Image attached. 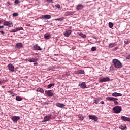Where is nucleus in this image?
I'll return each instance as SVG.
<instances>
[{
	"instance_id": "1",
	"label": "nucleus",
	"mask_w": 130,
	"mask_h": 130,
	"mask_svg": "<svg viewBox=\"0 0 130 130\" xmlns=\"http://www.w3.org/2000/svg\"><path fill=\"white\" fill-rule=\"evenodd\" d=\"M112 63L114 64L116 69H121V68H122V64L121 63L120 61H119L117 59H113Z\"/></svg>"
},
{
	"instance_id": "2",
	"label": "nucleus",
	"mask_w": 130,
	"mask_h": 130,
	"mask_svg": "<svg viewBox=\"0 0 130 130\" xmlns=\"http://www.w3.org/2000/svg\"><path fill=\"white\" fill-rule=\"evenodd\" d=\"M113 110L115 113H120L121 111V107L115 106L113 108Z\"/></svg>"
},
{
	"instance_id": "3",
	"label": "nucleus",
	"mask_w": 130,
	"mask_h": 130,
	"mask_svg": "<svg viewBox=\"0 0 130 130\" xmlns=\"http://www.w3.org/2000/svg\"><path fill=\"white\" fill-rule=\"evenodd\" d=\"M99 82L100 83H104L105 82H110V78H109L108 77H105V78H100Z\"/></svg>"
},
{
	"instance_id": "4",
	"label": "nucleus",
	"mask_w": 130,
	"mask_h": 130,
	"mask_svg": "<svg viewBox=\"0 0 130 130\" xmlns=\"http://www.w3.org/2000/svg\"><path fill=\"white\" fill-rule=\"evenodd\" d=\"M3 25L7 27H13V22L12 21H5L4 22Z\"/></svg>"
},
{
	"instance_id": "5",
	"label": "nucleus",
	"mask_w": 130,
	"mask_h": 130,
	"mask_svg": "<svg viewBox=\"0 0 130 130\" xmlns=\"http://www.w3.org/2000/svg\"><path fill=\"white\" fill-rule=\"evenodd\" d=\"M51 114H48V115L45 116L44 118V122H46V121H49V119L51 118Z\"/></svg>"
},
{
	"instance_id": "6",
	"label": "nucleus",
	"mask_w": 130,
	"mask_h": 130,
	"mask_svg": "<svg viewBox=\"0 0 130 130\" xmlns=\"http://www.w3.org/2000/svg\"><path fill=\"white\" fill-rule=\"evenodd\" d=\"M8 68L9 71H11V72H14L15 71V67L14 65L12 64L11 63H10L8 65Z\"/></svg>"
},
{
	"instance_id": "7",
	"label": "nucleus",
	"mask_w": 130,
	"mask_h": 130,
	"mask_svg": "<svg viewBox=\"0 0 130 130\" xmlns=\"http://www.w3.org/2000/svg\"><path fill=\"white\" fill-rule=\"evenodd\" d=\"M24 29L23 28V27H17L16 28L14 29H12L11 30V32L12 33H15L16 32H18V31H21L22 30H23Z\"/></svg>"
},
{
	"instance_id": "8",
	"label": "nucleus",
	"mask_w": 130,
	"mask_h": 130,
	"mask_svg": "<svg viewBox=\"0 0 130 130\" xmlns=\"http://www.w3.org/2000/svg\"><path fill=\"white\" fill-rule=\"evenodd\" d=\"M20 118L19 116H13L12 118L13 121H14V122H15V123H17V122H18V121L20 120Z\"/></svg>"
},
{
	"instance_id": "9",
	"label": "nucleus",
	"mask_w": 130,
	"mask_h": 130,
	"mask_svg": "<svg viewBox=\"0 0 130 130\" xmlns=\"http://www.w3.org/2000/svg\"><path fill=\"white\" fill-rule=\"evenodd\" d=\"M106 100L108 101H117V100H118V99L113 97H107Z\"/></svg>"
},
{
	"instance_id": "10",
	"label": "nucleus",
	"mask_w": 130,
	"mask_h": 130,
	"mask_svg": "<svg viewBox=\"0 0 130 130\" xmlns=\"http://www.w3.org/2000/svg\"><path fill=\"white\" fill-rule=\"evenodd\" d=\"M89 119H92V120H94V121H97L98 120V117H97L95 115H89Z\"/></svg>"
},
{
	"instance_id": "11",
	"label": "nucleus",
	"mask_w": 130,
	"mask_h": 130,
	"mask_svg": "<svg viewBox=\"0 0 130 130\" xmlns=\"http://www.w3.org/2000/svg\"><path fill=\"white\" fill-rule=\"evenodd\" d=\"M112 96H113V97H121V96H122V94L117 92H114L112 94Z\"/></svg>"
},
{
	"instance_id": "12",
	"label": "nucleus",
	"mask_w": 130,
	"mask_h": 130,
	"mask_svg": "<svg viewBox=\"0 0 130 130\" xmlns=\"http://www.w3.org/2000/svg\"><path fill=\"white\" fill-rule=\"evenodd\" d=\"M34 50H42V49L40 47V46H38V44H36L34 46Z\"/></svg>"
},
{
	"instance_id": "13",
	"label": "nucleus",
	"mask_w": 130,
	"mask_h": 130,
	"mask_svg": "<svg viewBox=\"0 0 130 130\" xmlns=\"http://www.w3.org/2000/svg\"><path fill=\"white\" fill-rule=\"evenodd\" d=\"M72 33V31L71 30H66L64 32V35L66 36V37H69L70 35H71V34Z\"/></svg>"
},
{
	"instance_id": "14",
	"label": "nucleus",
	"mask_w": 130,
	"mask_h": 130,
	"mask_svg": "<svg viewBox=\"0 0 130 130\" xmlns=\"http://www.w3.org/2000/svg\"><path fill=\"white\" fill-rule=\"evenodd\" d=\"M121 119L122 120H123V121H129L130 122V118L125 117L124 116H122L121 117Z\"/></svg>"
},
{
	"instance_id": "15",
	"label": "nucleus",
	"mask_w": 130,
	"mask_h": 130,
	"mask_svg": "<svg viewBox=\"0 0 130 130\" xmlns=\"http://www.w3.org/2000/svg\"><path fill=\"white\" fill-rule=\"evenodd\" d=\"M29 62H36L38 61V59L37 58H32L28 59Z\"/></svg>"
},
{
	"instance_id": "16",
	"label": "nucleus",
	"mask_w": 130,
	"mask_h": 130,
	"mask_svg": "<svg viewBox=\"0 0 130 130\" xmlns=\"http://www.w3.org/2000/svg\"><path fill=\"white\" fill-rule=\"evenodd\" d=\"M79 86H80L81 89H86L87 88V85L85 82H82L81 84H79Z\"/></svg>"
},
{
	"instance_id": "17",
	"label": "nucleus",
	"mask_w": 130,
	"mask_h": 130,
	"mask_svg": "<svg viewBox=\"0 0 130 130\" xmlns=\"http://www.w3.org/2000/svg\"><path fill=\"white\" fill-rule=\"evenodd\" d=\"M45 93L49 97H52L53 96V93L51 92V90L46 91Z\"/></svg>"
},
{
	"instance_id": "18",
	"label": "nucleus",
	"mask_w": 130,
	"mask_h": 130,
	"mask_svg": "<svg viewBox=\"0 0 130 130\" xmlns=\"http://www.w3.org/2000/svg\"><path fill=\"white\" fill-rule=\"evenodd\" d=\"M84 8V6L82 4H79L76 7V10L77 11H80V10H82V9Z\"/></svg>"
},
{
	"instance_id": "19",
	"label": "nucleus",
	"mask_w": 130,
	"mask_h": 130,
	"mask_svg": "<svg viewBox=\"0 0 130 130\" xmlns=\"http://www.w3.org/2000/svg\"><path fill=\"white\" fill-rule=\"evenodd\" d=\"M41 19H51V16L49 15H42Z\"/></svg>"
},
{
	"instance_id": "20",
	"label": "nucleus",
	"mask_w": 130,
	"mask_h": 130,
	"mask_svg": "<svg viewBox=\"0 0 130 130\" xmlns=\"http://www.w3.org/2000/svg\"><path fill=\"white\" fill-rule=\"evenodd\" d=\"M15 46H16L18 49H21V48L23 47V44H22V43H17Z\"/></svg>"
},
{
	"instance_id": "21",
	"label": "nucleus",
	"mask_w": 130,
	"mask_h": 130,
	"mask_svg": "<svg viewBox=\"0 0 130 130\" xmlns=\"http://www.w3.org/2000/svg\"><path fill=\"white\" fill-rule=\"evenodd\" d=\"M119 128H120V129L124 130L126 128V125L125 124H122L119 126Z\"/></svg>"
},
{
	"instance_id": "22",
	"label": "nucleus",
	"mask_w": 130,
	"mask_h": 130,
	"mask_svg": "<svg viewBox=\"0 0 130 130\" xmlns=\"http://www.w3.org/2000/svg\"><path fill=\"white\" fill-rule=\"evenodd\" d=\"M56 106H57L58 107H60V108H62V107H64L66 105H64V104H63L58 103L56 104Z\"/></svg>"
},
{
	"instance_id": "23",
	"label": "nucleus",
	"mask_w": 130,
	"mask_h": 130,
	"mask_svg": "<svg viewBox=\"0 0 130 130\" xmlns=\"http://www.w3.org/2000/svg\"><path fill=\"white\" fill-rule=\"evenodd\" d=\"M76 74H82V75H84L85 74V71L84 70H79L76 71Z\"/></svg>"
},
{
	"instance_id": "24",
	"label": "nucleus",
	"mask_w": 130,
	"mask_h": 130,
	"mask_svg": "<svg viewBox=\"0 0 130 130\" xmlns=\"http://www.w3.org/2000/svg\"><path fill=\"white\" fill-rule=\"evenodd\" d=\"M100 100H102V98H100L95 99L94 100V103H95V104H98Z\"/></svg>"
},
{
	"instance_id": "25",
	"label": "nucleus",
	"mask_w": 130,
	"mask_h": 130,
	"mask_svg": "<svg viewBox=\"0 0 130 130\" xmlns=\"http://www.w3.org/2000/svg\"><path fill=\"white\" fill-rule=\"evenodd\" d=\"M44 37L45 38V39H49V38H50V34H46L44 35Z\"/></svg>"
},
{
	"instance_id": "26",
	"label": "nucleus",
	"mask_w": 130,
	"mask_h": 130,
	"mask_svg": "<svg viewBox=\"0 0 130 130\" xmlns=\"http://www.w3.org/2000/svg\"><path fill=\"white\" fill-rule=\"evenodd\" d=\"M55 21H59L60 22H62L63 20H64V17H61L54 19Z\"/></svg>"
},
{
	"instance_id": "27",
	"label": "nucleus",
	"mask_w": 130,
	"mask_h": 130,
	"mask_svg": "<svg viewBox=\"0 0 130 130\" xmlns=\"http://www.w3.org/2000/svg\"><path fill=\"white\" fill-rule=\"evenodd\" d=\"M37 92H41V93H44V90L41 88H38L37 89Z\"/></svg>"
},
{
	"instance_id": "28",
	"label": "nucleus",
	"mask_w": 130,
	"mask_h": 130,
	"mask_svg": "<svg viewBox=\"0 0 130 130\" xmlns=\"http://www.w3.org/2000/svg\"><path fill=\"white\" fill-rule=\"evenodd\" d=\"M16 100H17V101H22V100H23V99L20 96H16Z\"/></svg>"
},
{
	"instance_id": "29",
	"label": "nucleus",
	"mask_w": 130,
	"mask_h": 130,
	"mask_svg": "<svg viewBox=\"0 0 130 130\" xmlns=\"http://www.w3.org/2000/svg\"><path fill=\"white\" fill-rule=\"evenodd\" d=\"M78 116L79 120H84V117H83L82 115H78Z\"/></svg>"
},
{
	"instance_id": "30",
	"label": "nucleus",
	"mask_w": 130,
	"mask_h": 130,
	"mask_svg": "<svg viewBox=\"0 0 130 130\" xmlns=\"http://www.w3.org/2000/svg\"><path fill=\"white\" fill-rule=\"evenodd\" d=\"M54 85H55V84L54 83L50 84L48 85L47 88H48V89H50V88H51V87L54 86Z\"/></svg>"
},
{
	"instance_id": "31",
	"label": "nucleus",
	"mask_w": 130,
	"mask_h": 130,
	"mask_svg": "<svg viewBox=\"0 0 130 130\" xmlns=\"http://www.w3.org/2000/svg\"><path fill=\"white\" fill-rule=\"evenodd\" d=\"M13 17H18L19 16V13H14L12 14Z\"/></svg>"
},
{
	"instance_id": "32",
	"label": "nucleus",
	"mask_w": 130,
	"mask_h": 130,
	"mask_svg": "<svg viewBox=\"0 0 130 130\" xmlns=\"http://www.w3.org/2000/svg\"><path fill=\"white\" fill-rule=\"evenodd\" d=\"M109 28H112V27H113V23H112V22H109Z\"/></svg>"
},
{
	"instance_id": "33",
	"label": "nucleus",
	"mask_w": 130,
	"mask_h": 130,
	"mask_svg": "<svg viewBox=\"0 0 130 130\" xmlns=\"http://www.w3.org/2000/svg\"><path fill=\"white\" fill-rule=\"evenodd\" d=\"M125 44H128V43H130V40H126L124 41Z\"/></svg>"
},
{
	"instance_id": "34",
	"label": "nucleus",
	"mask_w": 130,
	"mask_h": 130,
	"mask_svg": "<svg viewBox=\"0 0 130 130\" xmlns=\"http://www.w3.org/2000/svg\"><path fill=\"white\" fill-rule=\"evenodd\" d=\"M97 50V47H92L91 48L92 51H95V50Z\"/></svg>"
},
{
	"instance_id": "35",
	"label": "nucleus",
	"mask_w": 130,
	"mask_h": 130,
	"mask_svg": "<svg viewBox=\"0 0 130 130\" xmlns=\"http://www.w3.org/2000/svg\"><path fill=\"white\" fill-rule=\"evenodd\" d=\"M46 2L50 3V4H53V0H46Z\"/></svg>"
},
{
	"instance_id": "36",
	"label": "nucleus",
	"mask_w": 130,
	"mask_h": 130,
	"mask_svg": "<svg viewBox=\"0 0 130 130\" xmlns=\"http://www.w3.org/2000/svg\"><path fill=\"white\" fill-rule=\"evenodd\" d=\"M20 3H21V2H20V1H19V0L15 1V4H16V5H18V4H20Z\"/></svg>"
},
{
	"instance_id": "37",
	"label": "nucleus",
	"mask_w": 130,
	"mask_h": 130,
	"mask_svg": "<svg viewBox=\"0 0 130 130\" xmlns=\"http://www.w3.org/2000/svg\"><path fill=\"white\" fill-rule=\"evenodd\" d=\"M114 44H115L113 43H111V44H109V46L110 47H113L114 46Z\"/></svg>"
},
{
	"instance_id": "38",
	"label": "nucleus",
	"mask_w": 130,
	"mask_h": 130,
	"mask_svg": "<svg viewBox=\"0 0 130 130\" xmlns=\"http://www.w3.org/2000/svg\"><path fill=\"white\" fill-rule=\"evenodd\" d=\"M55 7H56L57 9H60V5L59 4H57L55 6Z\"/></svg>"
},
{
	"instance_id": "39",
	"label": "nucleus",
	"mask_w": 130,
	"mask_h": 130,
	"mask_svg": "<svg viewBox=\"0 0 130 130\" xmlns=\"http://www.w3.org/2000/svg\"><path fill=\"white\" fill-rule=\"evenodd\" d=\"M10 5H11V3L10 2H8L7 3H6V6H7V7H9Z\"/></svg>"
},
{
	"instance_id": "40",
	"label": "nucleus",
	"mask_w": 130,
	"mask_h": 130,
	"mask_svg": "<svg viewBox=\"0 0 130 130\" xmlns=\"http://www.w3.org/2000/svg\"><path fill=\"white\" fill-rule=\"evenodd\" d=\"M114 104H115V105H118L119 103H118V102H117L116 101H114Z\"/></svg>"
},
{
	"instance_id": "41",
	"label": "nucleus",
	"mask_w": 130,
	"mask_h": 130,
	"mask_svg": "<svg viewBox=\"0 0 130 130\" xmlns=\"http://www.w3.org/2000/svg\"><path fill=\"white\" fill-rule=\"evenodd\" d=\"M126 59H130V54L126 56Z\"/></svg>"
},
{
	"instance_id": "42",
	"label": "nucleus",
	"mask_w": 130,
	"mask_h": 130,
	"mask_svg": "<svg viewBox=\"0 0 130 130\" xmlns=\"http://www.w3.org/2000/svg\"><path fill=\"white\" fill-rule=\"evenodd\" d=\"M5 28V26L4 25L0 26V29H4Z\"/></svg>"
},
{
	"instance_id": "43",
	"label": "nucleus",
	"mask_w": 130,
	"mask_h": 130,
	"mask_svg": "<svg viewBox=\"0 0 130 130\" xmlns=\"http://www.w3.org/2000/svg\"><path fill=\"white\" fill-rule=\"evenodd\" d=\"M81 37H83V38H86V35L83 34L82 36H81Z\"/></svg>"
},
{
	"instance_id": "44",
	"label": "nucleus",
	"mask_w": 130,
	"mask_h": 130,
	"mask_svg": "<svg viewBox=\"0 0 130 130\" xmlns=\"http://www.w3.org/2000/svg\"><path fill=\"white\" fill-rule=\"evenodd\" d=\"M0 33L2 34H5V32H4V31H0Z\"/></svg>"
},
{
	"instance_id": "45",
	"label": "nucleus",
	"mask_w": 130,
	"mask_h": 130,
	"mask_svg": "<svg viewBox=\"0 0 130 130\" xmlns=\"http://www.w3.org/2000/svg\"><path fill=\"white\" fill-rule=\"evenodd\" d=\"M101 104H104V101H102L101 102Z\"/></svg>"
},
{
	"instance_id": "46",
	"label": "nucleus",
	"mask_w": 130,
	"mask_h": 130,
	"mask_svg": "<svg viewBox=\"0 0 130 130\" xmlns=\"http://www.w3.org/2000/svg\"><path fill=\"white\" fill-rule=\"evenodd\" d=\"M79 35H80V36H83V33H80L79 34Z\"/></svg>"
},
{
	"instance_id": "47",
	"label": "nucleus",
	"mask_w": 130,
	"mask_h": 130,
	"mask_svg": "<svg viewBox=\"0 0 130 130\" xmlns=\"http://www.w3.org/2000/svg\"><path fill=\"white\" fill-rule=\"evenodd\" d=\"M49 71H50L51 69L50 68H48Z\"/></svg>"
},
{
	"instance_id": "48",
	"label": "nucleus",
	"mask_w": 130,
	"mask_h": 130,
	"mask_svg": "<svg viewBox=\"0 0 130 130\" xmlns=\"http://www.w3.org/2000/svg\"><path fill=\"white\" fill-rule=\"evenodd\" d=\"M2 84V81H0V85Z\"/></svg>"
},
{
	"instance_id": "49",
	"label": "nucleus",
	"mask_w": 130,
	"mask_h": 130,
	"mask_svg": "<svg viewBox=\"0 0 130 130\" xmlns=\"http://www.w3.org/2000/svg\"><path fill=\"white\" fill-rule=\"evenodd\" d=\"M55 55H56V54H55Z\"/></svg>"
}]
</instances>
